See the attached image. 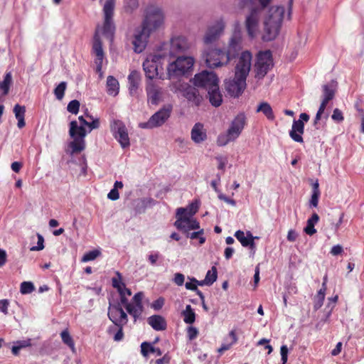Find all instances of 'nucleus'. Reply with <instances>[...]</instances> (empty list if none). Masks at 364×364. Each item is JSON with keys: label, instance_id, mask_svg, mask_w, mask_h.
Here are the masks:
<instances>
[{"label": "nucleus", "instance_id": "7c9ffc66", "mask_svg": "<svg viewBox=\"0 0 364 364\" xmlns=\"http://www.w3.org/2000/svg\"><path fill=\"white\" fill-rule=\"evenodd\" d=\"M14 113L16 119L18 120L17 126L19 129H22L25 127V112L26 107L24 106H21L18 104H16L14 107Z\"/></svg>", "mask_w": 364, "mask_h": 364}, {"label": "nucleus", "instance_id": "c9c22d12", "mask_svg": "<svg viewBox=\"0 0 364 364\" xmlns=\"http://www.w3.org/2000/svg\"><path fill=\"white\" fill-rule=\"evenodd\" d=\"M92 49H93L94 53L95 54V55L97 57L96 60H103L104 53H103V50H102V42L97 33L95 35Z\"/></svg>", "mask_w": 364, "mask_h": 364}, {"label": "nucleus", "instance_id": "7ed1b4c3", "mask_svg": "<svg viewBox=\"0 0 364 364\" xmlns=\"http://www.w3.org/2000/svg\"><path fill=\"white\" fill-rule=\"evenodd\" d=\"M78 120L80 123V125L77 121H72L70 123L69 134L73 139V141L70 143V147L72 149L73 153L81 152L85 148V137L87 135V132L85 126H87L88 122L83 116H80Z\"/></svg>", "mask_w": 364, "mask_h": 364}, {"label": "nucleus", "instance_id": "864d4df0", "mask_svg": "<svg viewBox=\"0 0 364 364\" xmlns=\"http://www.w3.org/2000/svg\"><path fill=\"white\" fill-rule=\"evenodd\" d=\"M118 276L117 278L113 277L112 279L113 287L116 288L117 291L121 290L123 287H125L124 283L121 282V274L119 272H117Z\"/></svg>", "mask_w": 364, "mask_h": 364}, {"label": "nucleus", "instance_id": "9b49d317", "mask_svg": "<svg viewBox=\"0 0 364 364\" xmlns=\"http://www.w3.org/2000/svg\"><path fill=\"white\" fill-rule=\"evenodd\" d=\"M337 89V82L334 80L322 86L323 95L322 101L314 119V125L321 119L328 102L333 99Z\"/></svg>", "mask_w": 364, "mask_h": 364}, {"label": "nucleus", "instance_id": "2f4dec72", "mask_svg": "<svg viewBox=\"0 0 364 364\" xmlns=\"http://www.w3.org/2000/svg\"><path fill=\"white\" fill-rule=\"evenodd\" d=\"M125 309L128 314L133 316L134 321H136L137 318H139L144 310V307L142 304H136L130 303L126 305Z\"/></svg>", "mask_w": 364, "mask_h": 364}, {"label": "nucleus", "instance_id": "f3484780", "mask_svg": "<svg viewBox=\"0 0 364 364\" xmlns=\"http://www.w3.org/2000/svg\"><path fill=\"white\" fill-rule=\"evenodd\" d=\"M151 33V32L141 26L135 29L132 41L135 53H140L145 49Z\"/></svg>", "mask_w": 364, "mask_h": 364}, {"label": "nucleus", "instance_id": "3c124183", "mask_svg": "<svg viewBox=\"0 0 364 364\" xmlns=\"http://www.w3.org/2000/svg\"><path fill=\"white\" fill-rule=\"evenodd\" d=\"M86 117L91 120V122H88L87 124V127L89 128V132H91L92 129H97L100 127L99 119H94V117L92 115H90L89 114H86Z\"/></svg>", "mask_w": 364, "mask_h": 364}, {"label": "nucleus", "instance_id": "473e14b6", "mask_svg": "<svg viewBox=\"0 0 364 364\" xmlns=\"http://www.w3.org/2000/svg\"><path fill=\"white\" fill-rule=\"evenodd\" d=\"M107 92L108 95L116 96L119 92V84L118 80L112 75L107 78Z\"/></svg>", "mask_w": 364, "mask_h": 364}, {"label": "nucleus", "instance_id": "72a5a7b5", "mask_svg": "<svg viewBox=\"0 0 364 364\" xmlns=\"http://www.w3.org/2000/svg\"><path fill=\"white\" fill-rule=\"evenodd\" d=\"M141 353L144 357H146L150 353H154L157 356H161L163 353L159 348H154L147 342H143L141 344Z\"/></svg>", "mask_w": 364, "mask_h": 364}, {"label": "nucleus", "instance_id": "412c9836", "mask_svg": "<svg viewBox=\"0 0 364 364\" xmlns=\"http://www.w3.org/2000/svg\"><path fill=\"white\" fill-rule=\"evenodd\" d=\"M160 59L159 55H150L143 63V69L149 79L151 80L158 75V63Z\"/></svg>", "mask_w": 364, "mask_h": 364}, {"label": "nucleus", "instance_id": "603ef678", "mask_svg": "<svg viewBox=\"0 0 364 364\" xmlns=\"http://www.w3.org/2000/svg\"><path fill=\"white\" fill-rule=\"evenodd\" d=\"M161 257V254L157 251H153L148 255V261L152 266L157 265V261Z\"/></svg>", "mask_w": 364, "mask_h": 364}, {"label": "nucleus", "instance_id": "b1692460", "mask_svg": "<svg viewBox=\"0 0 364 364\" xmlns=\"http://www.w3.org/2000/svg\"><path fill=\"white\" fill-rule=\"evenodd\" d=\"M104 14V25L103 33L109 38H112L115 26L113 22L114 10H103Z\"/></svg>", "mask_w": 364, "mask_h": 364}, {"label": "nucleus", "instance_id": "680f3d73", "mask_svg": "<svg viewBox=\"0 0 364 364\" xmlns=\"http://www.w3.org/2000/svg\"><path fill=\"white\" fill-rule=\"evenodd\" d=\"M337 300H338V296H335L333 298L328 299V303L326 306V309H328L327 316H329V315L331 314V312L332 309H333Z\"/></svg>", "mask_w": 364, "mask_h": 364}, {"label": "nucleus", "instance_id": "20e7f679", "mask_svg": "<svg viewBox=\"0 0 364 364\" xmlns=\"http://www.w3.org/2000/svg\"><path fill=\"white\" fill-rule=\"evenodd\" d=\"M194 65V59L190 56H180L170 63L167 67V75L173 81L181 77L189 75Z\"/></svg>", "mask_w": 364, "mask_h": 364}, {"label": "nucleus", "instance_id": "de8ad7c7", "mask_svg": "<svg viewBox=\"0 0 364 364\" xmlns=\"http://www.w3.org/2000/svg\"><path fill=\"white\" fill-rule=\"evenodd\" d=\"M35 287L31 282H23L21 284V293L23 294H27L31 293L34 290Z\"/></svg>", "mask_w": 364, "mask_h": 364}, {"label": "nucleus", "instance_id": "5fc2aeb1", "mask_svg": "<svg viewBox=\"0 0 364 364\" xmlns=\"http://www.w3.org/2000/svg\"><path fill=\"white\" fill-rule=\"evenodd\" d=\"M331 119L337 123H340L343 121L344 117L343 115V112L338 108H336L333 109V114L331 115Z\"/></svg>", "mask_w": 364, "mask_h": 364}, {"label": "nucleus", "instance_id": "393cba45", "mask_svg": "<svg viewBox=\"0 0 364 364\" xmlns=\"http://www.w3.org/2000/svg\"><path fill=\"white\" fill-rule=\"evenodd\" d=\"M191 139L196 144L204 141L207 134L204 126L201 123H196L191 129Z\"/></svg>", "mask_w": 364, "mask_h": 364}, {"label": "nucleus", "instance_id": "4468645a", "mask_svg": "<svg viewBox=\"0 0 364 364\" xmlns=\"http://www.w3.org/2000/svg\"><path fill=\"white\" fill-rule=\"evenodd\" d=\"M218 82V77L211 71L203 70L195 75L193 78V85L196 87H202L206 90L215 87Z\"/></svg>", "mask_w": 364, "mask_h": 364}, {"label": "nucleus", "instance_id": "dca6fc26", "mask_svg": "<svg viewBox=\"0 0 364 364\" xmlns=\"http://www.w3.org/2000/svg\"><path fill=\"white\" fill-rule=\"evenodd\" d=\"M309 120V116L306 113H301L299 119H294L291 129L289 131V136L296 142L302 143V134L304 132V122Z\"/></svg>", "mask_w": 364, "mask_h": 364}, {"label": "nucleus", "instance_id": "39448f33", "mask_svg": "<svg viewBox=\"0 0 364 364\" xmlns=\"http://www.w3.org/2000/svg\"><path fill=\"white\" fill-rule=\"evenodd\" d=\"M169 88L174 93L181 94L193 105L199 106L203 101V97L196 87L180 80L171 81Z\"/></svg>", "mask_w": 364, "mask_h": 364}, {"label": "nucleus", "instance_id": "052dcab7", "mask_svg": "<svg viewBox=\"0 0 364 364\" xmlns=\"http://www.w3.org/2000/svg\"><path fill=\"white\" fill-rule=\"evenodd\" d=\"M185 277L181 273H176L174 274L173 282L178 286H182L184 283Z\"/></svg>", "mask_w": 364, "mask_h": 364}, {"label": "nucleus", "instance_id": "aec40b11", "mask_svg": "<svg viewBox=\"0 0 364 364\" xmlns=\"http://www.w3.org/2000/svg\"><path fill=\"white\" fill-rule=\"evenodd\" d=\"M225 90L232 97H239L246 87V80L237 77L235 75L232 79L225 82Z\"/></svg>", "mask_w": 364, "mask_h": 364}, {"label": "nucleus", "instance_id": "a878e982", "mask_svg": "<svg viewBox=\"0 0 364 364\" xmlns=\"http://www.w3.org/2000/svg\"><path fill=\"white\" fill-rule=\"evenodd\" d=\"M235 237L240 242L243 247H248L251 250H254L255 248L254 240L256 237H253L250 232H247V236H245L243 231L237 230L235 233Z\"/></svg>", "mask_w": 364, "mask_h": 364}, {"label": "nucleus", "instance_id": "0eeeda50", "mask_svg": "<svg viewBox=\"0 0 364 364\" xmlns=\"http://www.w3.org/2000/svg\"><path fill=\"white\" fill-rule=\"evenodd\" d=\"M164 18L162 10L159 6L149 5L145 11V16L141 26L152 33L163 24Z\"/></svg>", "mask_w": 364, "mask_h": 364}, {"label": "nucleus", "instance_id": "cd10ccee", "mask_svg": "<svg viewBox=\"0 0 364 364\" xmlns=\"http://www.w3.org/2000/svg\"><path fill=\"white\" fill-rule=\"evenodd\" d=\"M120 303L119 302H111L109 301V308H108V317L112 321L114 325L117 323V321L118 319V317L119 316V314L121 313V311L122 310V306Z\"/></svg>", "mask_w": 364, "mask_h": 364}, {"label": "nucleus", "instance_id": "49530a36", "mask_svg": "<svg viewBox=\"0 0 364 364\" xmlns=\"http://www.w3.org/2000/svg\"><path fill=\"white\" fill-rule=\"evenodd\" d=\"M203 233H204L203 229H200L197 232H193L191 233L188 232L187 237H190L192 240L199 239V242H200V244L202 245L205 242V238L204 237H203Z\"/></svg>", "mask_w": 364, "mask_h": 364}, {"label": "nucleus", "instance_id": "ea45409f", "mask_svg": "<svg viewBox=\"0 0 364 364\" xmlns=\"http://www.w3.org/2000/svg\"><path fill=\"white\" fill-rule=\"evenodd\" d=\"M63 342L70 347L73 350L75 349V343L68 329L63 331L60 333Z\"/></svg>", "mask_w": 364, "mask_h": 364}, {"label": "nucleus", "instance_id": "37998d69", "mask_svg": "<svg viewBox=\"0 0 364 364\" xmlns=\"http://www.w3.org/2000/svg\"><path fill=\"white\" fill-rule=\"evenodd\" d=\"M139 7L138 0H124V9L127 13H132Z\"/></svg>", "mask_w": 364, "mask_h": 364}, {"label": "nucleus", "instance_id": "338daca9", "mask_svg": "<svg viewBox=\"0 0 364 364\" xmlns=\"http://www.w3.org/2000/svg\"><path fill=\"white\" fill-rule=\"evenodd\" d=\"M218 198L221 200L225 201V203H227L228 204H230L232 206H235L236 205V202L233 199L229 198L225 195H224L221 193H219Z\"/></svg>", "mask_w": 364, "mask_h": 364}, {"label": "nucleus", "instance_id": "e433bc0d", "mask_svg": "<svg viewBox=\"0 0 364 364\" xmlns=\"http://www.w3.org/2000/svg\"><path fill=\"white\" fill-rule=\"evenodd\" d=\"M12 82V76L11 73H7L2 82H0V92L2 95H6L9 93V87Z\"/></svg>", "mask_w": 364, "mask_h": 364}, {"label": "nucleus", "instance_id": "2eb2a0df", "mask_svg": "<svg viewBox=\"0 0 364 364\" xmlns=\"http://www.w3.org/2000/svg\"><path fill=\"white\" fill-rule=\"evenodd\" d=\"M111 131L114 138L118 141L122 148L129 147V138L125 124L119 119H114L111 124Z\"/></svg>", "mask_w": 364, "mask_h": 364}, {"label": "nucleus", "instance_id": "f03ea898", "mask_svg": "<svg viewBox=\"0 0 364 364\" xmlns=\"http://www.w3.org/2000/svg\"><path fill=\"white\" fill-rule=\"evenodd\" d=\"M271 0H240L242 6H255L252 8L245 20V28L248 36L253 38L258 31L260 11L267 6Z\"/></svg>", "mask_w": 364, "mask_h": 364}, {"label": "nucleus", "instance_id": "f704fd0d", "mask_svg": "<svg viewBox=\"0 0 364 364\" xmlns=\"http://www.w3.org/2000/svg\"><path fill=\"white\" fill-rule=\"evenodd\" d=\"M257 112H262L269 120L274 119V114L273 113L272 108L271 107L270 105L266 102H263L258 105Z\"/></svg>", "mask_w": 364, "mask_h": 364}, {"label": "nucleus", "instance_id": "6e6d98bb", "mask_svg": "<svg viewBox=\"0 0 364 364\" xmlns=\"http://www.w3.org/2000/svg\"><path fill=\"white\" fill-rule=\"evenodd\" d=\"M127 322H128L127 314L122 309L121 311L119 316L118 317V319L117 321V323L115 324V326H124V325H126L127 323Z\"/></svg>", "mask_w": 364, "mask_h": 364}, {"label": "nucleus", "instance_id": "6e6552de", "mask_svg": "<svg viewBox=\"0 0 364 364\" xmlns=\"http://www.w3.org/2000/svg\"><path fill=\"white\" fill-rule=\"evenodd\" d=\"M203 58L210 68L224 66L230 60L225 51L217 48H205L203 52Z\"/></svg>", "mask_w": 364, "mask_h": 364}, {"label": "nucleus", "instance_id": "13d9d810", "mask_svg": "<svg viewBox=\"0 0 364 364\" xmlns=\"http://www.w3.org/2000/svg\"><path fill=\"white\" fill-rule=\"evenodd\" d=\"M198 334V331L193 326H188L187 328V336L190 341L195 339Z\"/></svg>", "mask_w": 364, "mask_h": 364}, {"label": "nucleus", "instance_id": "c03bdc74", "mask_svg": "<svg viewBox=\"0 0 364 364\" xmlns=\"http://www.w3.org/2000/svg\"><path fill=\"white\" fill-rule=\"evenodd\" d=\"M218 272L217 269L213 267L210 270H208L206 273L205 280H207L208 286L212 285L217 279Z\"/></svg>", "mask_w": 364, "mask_h": 364}, {"label": "nucleus", "instance_id": "ddd939ff", "mask_svg": "<svg viewBox=\"0 0 364 364\" xmlns=\"http://www.w3.org/2000/svg\"><path fill=\"white\" fill-rule=\"evenodd\" d=\"M272 56L270 50L259 52L255 63L256 77L260 79L264 77L272 67Z\"/></svg>", "mask_w": 364, "mask_h": 364}, {"label": "nucleus", "instance_id": "8fccbe9b", "mask_svg": "<svg viewBox=\"0 0 364 364\" xmlns=\"http://www.w3.org/2000/svg\"><path fill=\"white\" fill-rule=\"evenodd\" d=\"M80 108V102L77 100H73L70 101L67 107V109L69 112L72 114H77L79 112Z\"/></svg>", "mask_w": 364, "mask_h": 364}, {"label": "nucleus", "instance_id": "a19ab883", "mask_svg": "<svg viewBox=\"0 0 364 364\" xmlns=\"http://www.w3.org/2000/svg\"><path fill=\"white\" fill-rule=\"evenodd\" d=\"M325 292L326 290H324V289H320L317 294L315 296L314 306L315 310H318L322 306L325 299Z\"/></svg>", "mask_w": 364, "mask_h": 364}, {"label": "nucleus", "instance_id": "1a4fd4ad", "mask_svg": "<svg viewBox=\"0 0 364 364\" xmlns=\"http://www.w3.org/2000/svg\"><path fill=\"white\" fill-rule=\"evenodd\" d=\"M225 23L223 18H219L209 24L203 38L205 48H210V46L219 40L223 34Z\"/></svg>", "mask_w": 364, "mask_h": 364}, {"label": "nucleus", "instance_id": "c85d7f7f", "mask_svg": "<svg viewBox=\"0 0 364 364\" xmlns=\"http://www.w3.org/2000/svg\"><path fill=\"white\" fill-rule=\"evenodd\" d=\"M208 95L209 97V101L212 105L215 107H219L223 102V96L219 90V85L218 84L213 88H210V90H207Z\"/></svg>", "mask_w": 364, "mask_h": 364}, {"label": "nucleus", "instance_id": "bf43d9fd", "mask_svg": "<svg viewBox=\"0 0 364 364\" xmlns=\"http://www.w3.org/2000/svg\"><path fill=\"white\" fill-rule=\"evenodd\" d=\"M282 364H286L288 358V348L287 346H282L280 349Z\"/></svg>", "mask_w": 364, "mask_h": 364}, {"label": "nucleus", "instance_id": "79ce46f5", "mask_svg": "<svg viewBox=\"0 0 364 364\" xmlns=\"http://www.w3.org/2000/svg\"><path fill=\"white\" fill-rule=\"evenodd\" d=\"M118 292L120 296V301L118 302L120 303L124 306L129 304L127 296L132 295L131 290L125 287H123L121 290L118 291Z\"/></svg>", "mask_w": 364, "mask_h": 364}, {"label": "nucleus", "instance_id": "f8f14e48", "mask_svg": "<svg viewBox=\"0 0 364 364\" xmlns=\"http://www.w3.org/2000/svg\"><path fill=\"white\" fill-rule=\"evenodd\" d=\"M252 55L246 50L242 52L237 60L235 75L237 77L247 79L252 66Z\"/></svg>", "mask_w": 364, "mask_h": 364}, {"label": "nucleus", "instance_id": "a18cd8bd", "mask_svg": "<svg viewBox=\"0 0 364 364\" xmlns=\"http://www.w3.org/2000/svg\"><path fill=\"white\" fill-rule=\"evenodd\" d=\"M66 87H67V83L65 82H61L54 89V95L58 100H61L63 98Z\"/></svg>", "mask_w": 364, "mask_h": 364}, {"label": "nucleus", "instance_id": "09e8293b", "mask_svg": "<svg viewBox=\"0 0 364 364\" xmlns=\"http://www.w3.org/2000/svg\"><path fill=\"white\" fill-rule=\"evenodd\" d=\"M100 255L99 250H95L85 253L82 258V262H87L95 259Z\"/></svg>", "mask_w": 364, "mask_h": 364}, {"label": "nucleus", "instance_id": "e2e57ef3", "mask_svg": "<svg viewBox=\"0 0 364 364\" xmlns=\"http://www.w3.org/2000/svg\"><path fill=\"white\" fill-rule=\"evenodd\" d=\"M9 305V302L7 299L0 300V311L4 314H7Z\"/></svg>", "mask_w": 364, "mask_h": 364}, {"label": "nucleus", "instance_id": "9d476101", "mask_svg": "<svg viewBox=\"0 0 364 364\" xmlns=\"http://www.w3.org/2000/svg\"><path fill=\"white\" fill-rule=\"evenodd\" d=\"M172 109L173 106L171 105H164L154 114L147 122L140 123L139 127L142 129H153L162 126L170 117Z\"/></svg>", "mask_w": 364, "mask_h": 364}, {"label": "nucleus", "instance_id": "423d86ee", "mask_svg": "<svg viewBox=\"0 0 364 364\" xmlns=\"http://www.w3.org/2000/svg\"><path fill=\"white\" fill-rule=\"evenodd\" d=\"M245 116L244 114H237L232 120L226 133L220 134L217 139V144L223 146L229 142L235 141L241 134L245 125Z\"/></svg>", "mask_w": 364, "mask_h": 364}, {"label": "nucleus", "instance_id": "bb28decb", "mask_svg": "<svg viewBox=\"0 0 364 364\" xmlns=\"http://www.w3.org/2000/svg\"><path fill=\"white\" fill-rule=\"evenodd\" d=\"M129 92L132 96L137 94V90L141 81V75L137 71H132L128 76Z\"/></svg>", "mask_w": 364, "mask_h": 364}, {"label": "nucleus", "instance_id": "5701e85b", "mask_svg": "<svg viewBox=\"0 0 364 364\" xmlns=\"http://www.w3.org/2000/svg\"><path fill=\"white\" fill-rule=\"evenodd\" d=\"M189 48L187 39L183 36H176L171 38L170 45V55H176L186 51Z\"/></svg>", "mask_w": 364, "mask_h": 364}, {"label": "nucleus", "instance_id": "a211bd4d", "mask_svg": "<svg viewBox=\"0 0 364 364\" xmlns=\"http://www.w3.org/2000/svg\"><path fill=\"white\" fill-rule=\"evenodd\" d=\"M242 31L239 24L235 26L232 35L229 41L226 55L230 60L235 57L236 53L242 48Z\"/></svg>", "mask_w": 364, "mask_h": 364}, {"label": "nucleus", "instance_id": "4d7b16f0", "mask_svg": "<svg viewBox=\"0 0 364 364\" xmlns=\"http://www.w3.org/2000/svg\"><path fill=\"white\" fill-rule=\"evenodd\" d=\"M37 237H38V242H37V245L36 246H33L30 248V250L31 251H39V250H42L43 248H44V238L43 237L40 235V234H37Z\"/></svg>", "mask_w": 364, "mask_h": 364}, {"label": "nucleus", "instance_id": "774afa93", "mask_svg": "<svg viewBox=\"0 0 364 364\" xmlns=\"http://www.w3.org/2000/svg\"><path fill=\"white\" fill-rule=\"evenodd\" d=\"M164 304V299L159 298L152 303L151 307L153 309H154L155 310H159L162 308Z\"/></svg>", "mask_w": 364, "mask_h": 364}, {"label": "nucleus", "instance_id": "4c0bfd02", "mask_svg": "<svg viewBox=\"0 0 364 364\" xmlns=\"http://www.w3.org/2000/svg\"><path fill=\"white\" fill-rule=\"evenodd\" d=\"M182 315L186 323L191 324L196 320V314L191 305L186 306V309L182 312Z\"/></svg>", "mask_w": 364, "mask_h": 364}, {"label": "nucleus", "instance_id": "c756f323", "mask_svg": "<svg viewBox=\"0 0 364 364\" xmlns=\"http://www.w3.org/2000/svg\"><path fill=\"white\" fill-rule=\"evenodd\" d=\"M148 323L156 331H164L166 328V320L159 315H154L149 317Z\"/></svg>", "mask_w": 364, "mask_h": 364}, {"label": "nucleus", "instance_id": "58836bf2", "mask_svg": "<svg viewBox=\"0 0 364 364\" xmlns=\"http://www.w3.org/2000/svg\"><path fill=\"white\" fill-rule=\"evenodd\" d=\"M198 205L191 203L188 208H179L176 210L177 215H184L190 217H193L198 211Z\"/></svg>", "mask_w": 364, "mask_h": 364}, {"label": "nucleus", "instance_id": "6ab92c4d", "mask_svg": "<svg viewBox=\"0 0 364 364\" xmlns=\"http://www.w3.org/2000/svg\"><path fill=\"white\" fill-rule=\"evenodd\" d=\"M176 218L174 223L175 227L185 233H188L191 230L200 229L199 223L193 217L176 214Z\"/></svg>", "mask_w": 364, "mask_h": 364}, {"label": "nucleus", "instance_id": "69168bd1", "mask_svg": "<svg viewBox=\"0 0 364 364\" xmlns=\"http://www.w3.org/2000/svg\"><path fill=\"white\" fill-rule=\"evenodd\" d=\"M304 232L309 235H312L316 233V230L314 228V225L311 224V222H307V225L304 228Z\"/></svg>", "mask_w": 364, "mask_h": 364}, {"label": "nucleus", "instance_id": "4be33fe9", "mask_svg": "<svg viewBox=\"0 0 364 364\" xmlns=\"http://www.w3.org/2000/svg\"><path fill=\"white\" fill-rule=\"evenodd\" d=\"M146 91L148 102L151 105H157L162 100L163 89L153 82L147 84Z\"/></svg>", "mask_w": 364, "mask_h": 364}, {"label": "nucleus", "instance_id": "0e129e2a", "mask_svg": "<svg viewBox=\"0 0 364 364\" xmlns=\"http://www.w3.org/2000/svg\"><path fill=\"white\" fill-rule=\"evenodd\" d=\"M321 193H312L311 200H310V206L317 207L318 203V198Z\"/></svg>", "mask_w": 364, "mask_h": 364}, {"label": "nucleus", "instance_id": "f257e3e1", "mask_svg": "<svg viewBox=\"0 0 364 364\" xmlns=\"http://www.w3.org/2000/svg\"><path fill=\"white\" fill-rule=\"evenodd\" d=\"M284 8L283 6H272L264 21V29L262 40L264 41H271L274 40L279 34L284 18Z\"/></svg>", "mask_w": 364, "mask_h": 364}]
</instances>
